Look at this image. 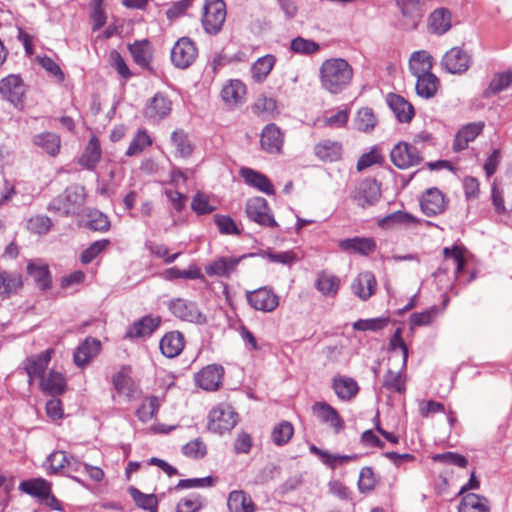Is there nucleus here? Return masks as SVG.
I'll list each match as a JSON object with an SVG mask.
<instances>
[{
    "mask_svg": "<svg viewBox=\"0 0 512 512\" xmlns=\"http://www.w3.org/2000/svg\"><path fill=\"white\" fill-rule=\"evenodd\" d=\"M246 214L250 220L259 225L266 227L277 226V222L270 213L266 199L262 197H254L248 200L246 204Z\"/></svg>",
    "mask_w": 512,
    "mask_h": 512,
    "instance_id": "9b49d317",
    "label": "nucleus"
},
{
    "mask_svg": "<svg viewBox=\"0 0 512 512\" xmlns=\"http://www.w3.org/2000/svg\"><path fill=\"white\" fill-rule=\"evenodd\" d=\"M101 349V342L95 338L85 339L74 353V362L78 367L86 366Z\"/></svg>",
    "mask_w": 512,
    "mask_h": 512,
    "instance_id": "5701e85b",
    "label": "nucleus"
},
{
    "mask_svg": "<svg viewBox=\"0 0 512 512\" xmlns=\"http://www.w3.org/2000/svg\"><path fill=\"white\" fill-rule=\"evenodd\" d=\"M420 206L427 216L440 214L446 209L445 197L439 189L430 188L422 195Z\"/></svg>",
    "mask_w": 512,
    "mask_h": 512,
    "instance_id": "a211bd4d",
    "label": "nucleus"
},
{
    "mask_svg": "<svg viewBox=\"0 0 512 512\" xmlns=\"http://www.w3.org/2000/svg\"><path fill=\"white\" fill-rule=\"evenodd\" d=\"M246 95V86L240 80H231L221 91L223 101L229 106L240 104Z\"/></svg>",
    "mask_w": 512,
    "mask_h": 512,
    "instance_id": "c756f323",
    "label": "nucleus"
},
{
    "mask_svg": "<svg viewBox=\"0 0 512 512\" xmlns=\"http://www.w3.org/2000/svg\"><path fill=\"white\" fill-rule=\"evenodd\" d=\"M433 67V57L424 50L413 52L409 59V68L416 77L431 73Z\"/></svg>",
    "mask_w": 512,
    "mask_h": 512,
    "instance_id": "2f4dec72",
    "label": "nucleus"
},
{
    "mask_svg": "<svg viewBox=\"0 0 512 512\" xmlns=\"http://www.w3.org/2000/svg\"><path fill=\"white\" fill-rule=\"evenodd\" d=\"M101 157V149L99 141L96 137H92L83 152L79 163L88 168L93 169L99 162Z\"/></svg>",
    "mask_w": 512,
    "mask_h": 512,
    "instance_id": "c03bdc74",
    "label": "nucleus"
},
{
    "mask_svg": "<svg viewBox=\"0 0 512 512\" xmlns=\"http://www.w3.org/2000/svg\"><path fill=\"white\" fill-rule=\"evenodd\" d=\"M172 110V102L164 93H156L146 104L144 115L152 121H159L167 117Z\"/></svg>",
    "mask_w": 512,
    "mask_h": 512,
    "instance_id": "4468645a",
    "label": "nucleus"
},
{
    "mask_svg": "<svg viewBox=\"0 0 512 512\" xmlns=\"http://www.w3.org/2000/svg\"><path fill=\"white\" fill-rule=\"evenodd\" d=\"M130 493L138 507L150 512H157L158 501L154 494H144L136 488H131Z\"/></svg>",
    "mask_w": 512,
    "mask_h": 512,
    "instance_id": "6e6d98bb",
    "label": "nucleus"
},
{
    "mask_svg": "<svg viewBox=\"0 0 512 512\" xmlns=\"http://www.w3.org/2000/svg\"><path fill=\"white\" fill-rule=\"evenodd\" d=\"M332 388L337 397L343 401L353 399L359 391L357 382L353 378L346 376L334 377Z\"/></svg>",
    "mask_w": 512,
    "mask_h": 512,
    "instance_id": "cd10ccee",
    "label": "nucleus"
},
{
    "mask_svg": "<svg viewBox=\"0 0 512 512\" xmlns=\"http://www.w3.org/2000/svg\"><path fill=\"white\" fill-rule=\"evenodd\" d=\"M252 108L259 116H273L277 110V102L272 97L261 95L256 99Z\"/></svg>",
    "mask_w": 512,
    "mask_h": 512,
    "instance_id": "4d7b16f0",
    "label": "nucleus"
},
{
    "mask_svg": "<svg viewBox=\"0 0 512 512\" xmlns=\"http://www.w3.org/2000/svg\"><path fill=\"white\" fill-rule=\"evenodd\" d=\"M238 422V414L227 403L215 406L208 416V429L217 434L231 431Z\"/></svg>",
    "mask_w": 512,
    "mask_h": 512,
    "instance_id": "39448f33",
    "label": "nucleus"
},
{
    "mask_svg": "<svg viewBox=\"0 0 512 512\" xmlns=\"http://www.w3.org/2000/svg\"><path fill=\"white\" fill-rule=\"evenodd\" d=\"M276 62L275 56L267 54L258 58L251 67V75L255 82H263L272 71Z\"/></svg>",
    "mask_w": 512,
    "mask_h": 512,
    "instance_id": "58836bf2",
    "label": "nucleus"
},
{
    "mask_svg": "<svg viewBox=\"0 0 512 512\" xmlns=\"http://www.w3.org/2000/svg\"><path fill=\"white\" fill-rule=\"evenodd\" d=\"M159 409V400L155 396L146 398L142 405L136 411V414L142 422L151 420Z\"/></svg>",
    "mask_w": 512,
    "mask_h": 512,
    "instance_id": "052dcab7",
    "label": "nucleus"
},
{
    "mask_svg": "<svg viewBox=\"0 0 512 512\" xmlns=\"http://www.w3.org/2000/svg\"><path fill=\"white\" fill-rule=\"evenodd\" d=\"M160 323L161 318L158 316H145L128 329L126 336L129 338L149 336L158 328Z\"/></svg>",
    "mask_w": 512,
    "mask_h": 512,
    "instance_id": "c85d7f7f",
    "label": "nucleus"
},
{
    "mask_svg": "<svg viewBox=\"0 0 512 512\" xmlns=\"http://www.w3.org/2000/svg\"><path fill=\"white\" fill-rule=\"evenodd\" d=\"M27 272L40 289L44 290L50 287L51 279L46 265L30 262L27 265Z\"/></svg>",
    "mask_w": 512,
    "mask_h": 512,
    "instance_id": "a18cd8bd",
    "label": "nucleus"
},
{
    "mask_svg": "<svg viewBox=\"0 0 512 512\" xmlns=\"http://www.w3.org/2000/svg\"><path fill=\"white\" fill-rule=\"evenodd\" d=\"M458 510L459 512H488V507L484 498L469 493L463 497Z\"/></svg>",
    "mask_w": 512,
    "mask_h": 512,
    "instance_id": "8fccbe9b",
    "label": "nucleus"
},
{
    "mask_svg": "<svg viewBox=\"0 0 512 512\" xmlns=\"http://www.w3.org/2000/svg\"><path fill=\"white\" fill-rule=\"evenodd\" d=\"M204 506L200 495H190L182 498L176 505V512H199Z\"/></svg>",
    "mask_w": 512,
    "mask_h": 512,
    "instance_id": "e2e57ef3",
    "label": "nucleus"
},
{
    "mask_svg": "<svg viewBox=\"0 0 512 512\" xmlns=\"http://www.w3.org/2000/svg\"><path fill=\"white\" fill-rule=\"evenodd\" d=\"M471 56L460 47H453L447 51L442 59L441 66L451 74H463L471 66Z\"/></svg>",
    "mask_w": 512,
    "mask_h": 512,
    "instance_id": "1a4fd4ad",
    "label": "nucleus"
},
{
    "mask_svg": "<svg viewBox=\"0 0 512 512\" xmlns=\"http://www.w3.org/2000/svg\"><path fill=\"white\" fill-rule=\"evenodd\" d=\"M0 93L11 103L18 104L25 94L24 83L19 76L9 75L1 80Z\"/></svg>",
    "mask_w": 512,
    "mask_h": 512,
    "instance_id": "6ab92c4d",
    "label": "nucleus"
},
{
    "mask_svg": "<svg viewBox=\"0 0 512 512\" xmlns=\"http://www.w3.org/2000/svg\"><path fill=\"white\" fill-rule=\"evenodd\" d=\"M85 189L81 185H71L54 198L48 205L47 210L64 216L78 213L85 203Z\"/></svg>",
    "mask_w": 512,
    "mask_h": 512,
    "instance_id": "7ed1b4c3",
    "label": "nucleus"
},
{
    "mask_svg": "<svg viewBox=\"0 0 512 512\" xmlns=\"http://www.w3.org/2000/svg\"><path fill=\"white\" fill-rule=\"evenodd\" d=\"M451 26V12L447 8H438L430 14L428 28L431 33L443 35L450 30Z\"/></svg>",
    "mask_w": 512,
    "mask_h": 512,
    "instance_id": "a878e982",
    "label": "nucleus"
},
{
    "mask_svg": "<svg viewBox=\"0 0 512 512\" xmlns=\"http://www.w3.org/2000/svg\"><path fill=\"white\" fill-rule=\"evenodd\" d=\"M191 209L198 215H204L213 212L215 207L210 205L207 195L197 192L192 199Z\"/></svg>",
    "mask_w": 512,
    "mask_h": 512,
    "instance_id": "69168bd1",
    "label": "nucleus"
},
{
    "mask_svg": "<svg viewBox=\"0 0 512 512\" xmlns=\"http://www.w3.org/2000/svg\"><path fill=\"white\" fill-rule=\"evenodd\" d=\"M215 224L217 225L220 233L227 235H239L240 230L238 229L235 221L226 215H215L214 216Z\"/></svg>",
    "mask_w": 512,
    "mask_h": 512,
    "instance_id": "774afa93",
    "label": "nucleus"
},
{
    "mask_svg": "<svg viewBox=\"0 0 512 512\" xmlns=\"http://www.w3.org/2000/svg\"><path fill=\"white\" fill-rule=\"evenodd\" d=\"M439 309L436 306H432L429 309L420 312L413 313L409 318V324L411 329L417 326H427L430 325L434 319L438 316Z\"/></svg>",
    "mask_w": 512,
    "mask_h": 512,
    "instance_id": "13d9d810",
    "label": "nucleus"
},
{
    "mask_svg": "<svg viewBox=\"0 0 512 512\" xmlns=\"http://www.w3.org/2000/svg\"><path fill=\"white\" fill-rule=\"evenodd\" d=\"M419 220L412 214L404 211H396L388 214L379 221V225L383 228H390L394 225H405L409 226L418 223Z\"/></svg>",
    "mask_w": 512,
    "mask_h": 512,
    "instance_id": "49530a36",
    "label": "nucleus"
},
{
    "mask_svg": "<svg viewBox=\"0 0 512 512\" xmlns=\"http://www.w3.org/2000/svg\"><path fill=\"white\" fill-rule=\"evenodd\" d=\"M338 247L346 252L368 255L375 249L376 243L372 238L353 237L339 240Z\"/></svg>",
    "mask_w": 512,
    "mask_h": 512,
    "instance_id": "393cba45",
    "label": "nucleus"
},
{
    "mask_svg": "<svg viewBox=\"0 0 512 512\" xmlns=\"http://www.w3.org/2000/svg\"><path fill=\"white\" fill-rule=\"evenodd\" d=\"M246 299L248 304L253 309L262 312H272L279 305L278 296L267 287H261L253 291H247Z\"/></svg>",
    "mask_w": 512,
    "mask_h": 512,
    "instance_id": "f8f14e48",
    "label": "nucleus"
},
{
    "mask_svg": "<svg viewBox=\"0 0 512 512\" xmlns=\"http://www.w3.org/2000/svg\"><path fill=\"white\" fill-rule=\"evenodd\" d=\"M390 158L399 169H407L421 163L420 151L407 142H400L391 150Z\"/></svg>",
    "mask_w": 512,
    "mask_h": 512,
    "instance_id": "6e6552de",
    "label": "nucleus"
},
{
    "mask_svg": "<svg viewBox=\"0 0 512 512\" xmlns=\"http://www.w3.org/2000/svg\"><path fill=\"white\" fill-rule=\"evenodd\" d=\"M224 368L218 364H210L202 368L196 375L197 385L206 391H216L222 384Z\"/></svg>",
    "mask_w": 512,
    "mask_h": 512,
    "instance_id": "ddd939ff",
    "label": "nucleus"
},
{
    "mask_svg": "<svg viewBox=\"0 0 512 512\" xmlns=\"http://www.w3.org/2000/svg\"><path fill=\"white\" fill-rule=\"evenodd\" d=\"M340 286V278L331 272L323 270L317 273L315 288L323 296L334 298L338 294Z\"/></svg>",
    "mask_w": 512,
    "mask_h": 512,
    "instance_id": "412c9836",
    "label": "nucleus"
},
{
    "mask_svg": "<svg viewBox=\"0 0 512 512\" xmlns=\"http://www.w3.org/2000/svg\"><path fill=\"white\" fill-rule=\"evenodd\" d=\"M512 84V71H505L497 73L492 78L488 88L484 94L486 97L496 95L501 91L507 89Z\"/></svg>",
    "mask_w": 512,
    "mask_h": 512,
    "instance_id": "09e8293b",
    "label": "nucleus"
},
{
    "mask_svg": "<svg viewBox=\"0 0 512 512\" xmlns=\"http://www.w3.org/2000/svg\"><path fill=\"white\" fill-rule=\"evenodd\" d=\"M391 358H401V368L397 371L389 369L383 377V386L387 389L402 393L405 390L404 380L401 371L406 367L408 359V348L402 339V330L397 328L389 343Z\"/></svg>",
    "mask_w": 512,
    "mask_h": 512,
    "instance_id": "f03ea898",
    "label": "nucleus"
},
{
    "mask_svg": "<svg viewBox=\"0 0 512 512\" xmlns=\"http://www.w3.org/2000/svg\"><path fill=\"white\" fill-rule=\"evenodd\" d=\"M293 433L294 429L292 424L288 421H282L274 427L272 440L277 446H283L289 442Z\"/></svg>",
    "mask_w": 512,
    "mask_h": 512,
    "instance_id": "5fc2aeb1",
    "label": "nucleus"
},
{
    "mask_svg": "<svg viewBox=\"0 0 512 512\" xmlns=\"http://www.w3.org/2000/svg\"><path fill=\"white\" fill-rule=\"evenodd\" d=\"M403 16L410 19L411 27L415 28L423 16L424 10L420 0H397Z\"/></svg>",
    "mask_w": 512,
    "mask_h": 512,
    "instance_id": "79ce46f5",
    "label": "nucleus"
},
{
    "mask_svg": "<svg viewBox=\"0 0 512 512\" xmlns=\"http://www.w3.org/2000/svg\"><path fill=\"white\" fill-rule=\"evenodd\" d=\"M51 359V351L46 350L40 353L36 357L27 359L24 369L29 377V383L32 382L35 377L44 376L43 373L46 370Z\"/></svg>",
    "mask_w": 512,
    "mask_h": 512,
    "instance_id": "473e14b6",
    "label": "nucleus"
},
{
    "mask_svg": "<svg viewBox=\"0 0 512 512\" xmlns=\"http://www.w3.org/2000/svg\"><path fill=\"white\" fill-rule=\"evenodd\" d=\"M283 144L284 134L281 129L274 123L267 124L260 137L262 150L270 154H278L281 152Z\"/></svg>",
    "mask_w": 512,
    "mask_h": 512,
    "instance_id": "2eb2a0df",
    "label": "nucleus"
},
{
    "mask_svg": "<svg viewBox=\"0 0 512 512\" xmlns=\"http://www.w3.org/2000/svg\"><path fill=\"white\" fill-rule=\"evenodd\" d=\"M40 387L44 392L57 396L65 391L66 380L60 372L51 370L47 375L41 377Z\"/></svg>",
    "mask_w": 512,
    "mask_h": 512,
    "instance_id": "f704fd0d",
    "label": "nucleus"
},
{
    "mask_svg": "<svg viewBox=\"0 0 512 512\" xmlns=\"http://www.w3.org/2000/svg\"><path fill=\"white\" fill-rule=\"evenodd\" d=\"M21 285L22 281L19 275L8 272L0 273V296L17 291Z\"/></svg>",
    "mask_w": 512,
    "mask_h": 512,
    "instance_id": "bf43d9fd",
    "label": "nucleus"
},
{
    "mask_svg": "<svg viewBox=\"0 0 512 512\" xmlns=\"http://www.w3.org/2000/svg\"><path fill=\"white\" fill-rule=\"evenodd\" d=\"M264 257L267 258L270 262L280 263L287 266H291L298 261L296 253L291 250L283 252L267 251L265 252Z\"/></svg>",
    "mask_w": 512,
    "mask_h": 512,
    "instance_id": "338daca9",
    "label": "nucleus"
},
{
    "mask_svg": "<svg viewBox=\"0 0 512 512\" xmlns=\"http://www.w3.org/2000/svg\"><path fill=\"white\" fill-rule=\"evenodd\" d=\"M68 462V454L65 451L57 450L52 452L44 462L43 466L47 474H56L59 471L66 469Z\"/></svg>",
    "mask_w": 512,
    "mask_h": 512,
    "instance_id": "de8ad7c7",
    "label": "nucleus"
},
{
    "mask_svg": "<svg viewBox=\"0 0 512 512\" xmlns=\"http://www.w3.org/2000/svg\"><path fill=\"white\" fill-rule=\"evenodd\" d=\"M184 344L183 334L179 331H172L162 337L160 349L164 356L174 358L182 352Z\"/></svg>",
    "mask_w": 512,
    "mask_h": 512,
    "instance_id": "bb28decb",
    "label": "nucleus"
},
{
    "mask_svg": "<svg viewBox=\"0 0 512 512\" xmlns=\"http://www.w3.org/2000/svg\"><path fill=\"white\" fill-rule=\"evenodd\" d=\"M416 92L420 97L432 98L439 86V80L433 73L416 76Z\"/></svg>",
    "mask_w": 512,
    "mask_h": 512,
    "instance_id": "ea45409f",
    "label": "nucleus"
},
{
    "mask_svg": "<svg viewBox=\"0 0 512 512\" xmlns=\"http://www.w3.org/2000/svg\"><path fill=\"white\" fill-rule=\"evenodd\" d=\"M52 227V220L45 215H36L28 220L27 228L39 235L47 234Z\"/></svg>",
    "mask_w": 512,
    "mask_h": 512,
    "instance_id": "680f3d73",
    "label": "nucleus"
},
{
    "mask_svg": "<svg viewBox=\"0 0 512 512\" xmlns=\"http://www.w3.org/2000/svg\"><path fill=\"white\" fill-rule=\"evenodd\" d=\"M171 141L176 148V154L179 157H189L193 152V146L183 130L174 131L171 135Z\"/></svg>",
    "mask_w": 512,
    "mask_h": 512,
    "instance_id": "3c124183",
    "label": "nucleus"
},
{
    "mask_svg": "<svg viewBox=\"0 0 512 512\" xmlns=\"http://www.w3.org/2000/svg\"><path fill=\"white\" fill-rule=\"evenodd\" d=\"M314 152L320 160L334 162L341 158L342 146L336 141L323 140L315 145Z\"/></svg>",
    "mask_w": 512,
    "mask_h": 512,
    "instance_id": "c9c22d12",
    "label": "nucleus"
},
{
    "mask_svg": "<svg viewBox=\"0 0 512 512\" xmlns=\"http://www.w3.org/2000/svg\"><path fill=\"white\" fill-rule=\"evenodd\" d=\"M321 87L331 94H339L353 79V68L343 58L325 60L319 69Z\"/></svg>",
    "mask_w": 512,
    "mask_h": 512,
    "instance_id": "f257e3e1",
    "label": "nucleus"
},
{
    "mask_svg": "<svg viewBox=\"0 0 512 512\" xmlns=\"http://www.w3.org/2000/svg\"><path fill=\"white\" fill-rule=\"evenodd\" d=\"M226 4L223 0H205L201 22L204 31L210 35L218 34L226 20Z\"/></svg>",
    "mask_w": 512,
    "mask_h": 512,
    "instance_id": "20e7f679",
    "label": "nucleus"
},
{
    "mask_svg": "<svg viewBox=\"0 0 512 512\" xmlns=\"http://www.w3.org/2000/svg\"><path fill=\"white\" fill-rule=\"evenodd\" d=\"M230 512H254L255 506L249 496L243 491L230 492L227 500Z\"/></svg>",
    "mask_w": 512,
    "mask_h": 512,
    "instance_id": "a19ab883",
    "label": "nucleus"
},
{
    "mask_svg": "<svg viewBox=\"0 0 512 512\" xmlns=\"http://www.w3.org/2000/svg\"><path fill=\"white\" fill-rule=\"evenodd\" d=\"M168 308L170 312L182 321L194 323L198 325L207 322L206 316L199 310L196 303L176 298L169 302Z\"/></svg>",
    "mask_w": 512,
    "mask_h": 512,
    "instance_id": "0eeeda50",
    "label": "nucleus"
},
{
    "mask_svg": "<svg viewBox=\"0 0 512 512\" xmlns=\"http://www.w3.org/2000/svg\"><path fill=\"white\" fill-rule=\"evenodd\" d=\"M352 197L362 208L375 205L381 198L380 183L375 179L366 178L357 185Z\"/></svg>",
    "mask_w": 512,
    "mask_h": 512,
    "instance_id": "9d476101",
    "label": "nucleus"
},
{
    "mask_svg": "<svg viewBox=\"0 0 512 512\" xmlns=\"http://www.w3.org/2000/svg\"><path fill=\"white\" fill-rule=\"evenodd\" d=\"M376 117L372 109L368 107L361 108L355 118L356 128L363 132H368L374 129L376 125Z\"/></svg>",
    "mask_w": 512,
    "mask_h": 512,
    "instance_id": "864d4df0",
    "label": "nucleus"
},
{
    "mask_svg": "<svg viewBox=\"0 0 512 512\" xmlns=\"http://www.w3.org/2000/svg\"><path fill=\"white\" fill-rule=\"evenodd\" d=\"M240 173L247 184L259 189L268 195L274 194L273 185L264 174L254 171L250 168H242Z\"/></svg>",
    "mask_w": 512,
    "mask_h": 512,
    "instance_id": "e433bc0d",
    "label": "nucleus"
},
{
    "mask_svg": "<svg viewBox=\"0 0 512 512\" xmlns=\"http://www.w3.org/2000/svg\"><path fill=\"white\" fill-rule=\"evenodd\" d=\"M290 48L295 53L309 55L317 52L320 46L312 40L297 37L291 41Z\"/></svg>",
    "mask_w": 512,
    "mask_h": 512,
    "instance_id": "0e129e2a",
    "label": "nucleus"
},
{
    "mask_svg": "<svg viewBox=\"0 0 512 512\" xmlns=\"http://www.w3.org/2000/svg\"><path fill=\"white\" fill-rule=\"evenodd\" d=\"M152 145V139L145 130H138L126 151L127 156H136Z\"/></svg>",
    "mask_w": 512,
    "mask_h": 512,
    "instance_id": "603ef678",
    "label": "nucleus"
},
{
    "mask_svg": "<svg viewBox=\"0 0 512 512\" xmlns=\"http://www.w3.org/2000/svg\"><path fill=\"white\" fill-rule=\"evenodd\" d=\"M128 49L136 64L144 68L149 66L153 58V51L148 40L135 41L128 45Z\"/></svg>",
    "mask_w": 512,
    "mask_h": 512,
    "instance_id": "72a5a7b5",
    "label": "nucleus"
},
{
    "mask_svg": "<svg viewBox=\"0 0 512 512\" xmlns=\"http://www.w3.org/2000/svg\"><path fill=\"white\" fill-rule=\"evenodd\" d=\"M32 143L51 157H55L60 153L61 138L56 133L45 131L36 134L32 138Z\"/></svg>",
    "mask_w": 512,
    "mask_h": 512,
    "instance_id": "4be33fe9",
    "label": "nucleus"
},
{
    "mask_svg": "<svg viewBox=\"0 0 512 512\" xmlns=\"http://www.w3.org/2000/svg\"><path fill=\"white\" fill-rule=\"evenodd\" d=\"M52 484L43 478L22 481L19 489L26 494L42 500L51 491Z\"/></svg>",
    "mask_w": 512,
    "mask_h": 512,
    "instance_id": "4c0bfd02",
    "label": "nucleus"
},
{
    "mask_svg": "<svg viewBox=\"0 0 512 512\" xmlns=\"http://www.w3.org/2000/svg\"><path fill=\"white\" fill-rule=\"evenodd\" d=\"M244 257L246 256L220 257L206 266L205 272L209 276L227 277L236 269L237 265Z\"/></svg>",
    "mask_w": 512,
    "mask_h": 512,
    "instance_id": "b1692460",
    "label": "nucleus"
},
{
    "mask_svg": "<svg viewBox=\"0 0 512 512\" xmlns=\"http://www.w3.org/2000/svg\"><path fill=\"white\" fill-rule=\"evenodd\" d=\"M484 128L483 122L469 123L462 127L455 135L453 141V150L455 152L462 151L468 147V144L479 136Z\"/></svg>",
    "mask_w": 512,
    "mask_h": 512,
    "instance_id": "aec40b11",
    "label": "nucleus"
},
{
    "mask_svg": "<svg viewBox=\"0 0 512 512\" xmlns=\"http://www.w3.org/2000/svg\"><path fill=\"white\" fill-rule=\"evenodd\" d=\"M312 412L317 419L333 428L335 433H339L344 428V421L339 413L326 402H316L312 406Z\"/></svg>",
    "mask_w": 512,
    "mask_h": 512,
    "instance_id": "dca6fc26",
    "label": "nucleus"
},
{
    "mask_svg": "<svg viewBox=\"0 0 512 512\" xmlns=\"http://www.w3.org/2000/svg\"><path fill=\"white\" fill-rule=\"evenodd\" d=\"M198 56L196 44L189 37L179 38L171 49V61L179 69L190 67Z\"/></svg>",
    "mask_w": 512,
    "mask_h": 512,
    "instance_id": "423d86ee",
    "label": "nucleus"
},
{
    "mask_svg": "<svg viewBox=\"0 0 512 512\" xmlns=\"http://www.w3.org/2000/svg\"><path fill=\"white\" fill-rule=\"evenodd\" d=\"M113 385L115 390L120 395H124L129 400L134 398L137 393V387L135 386V383L125 372V370H121L116 375H114Z\"/></svg>",
    "mask_w": 512,
    "mask_h": 512,
    "instance_id": "37998d69",
    "label": "nucleus"
},
{
    "mask_svg": "<svg viewBox=\"0 0 512 512\" xmlns=\"http://www.w3.org/2000/svg\"><path fill=\"white\" fill-rule=\"evenodd\" d=\"M377 282L374 274L370 271H364L351 283V290L360 300H368L376 291Z\"/></svg>",
    "mask_w": 512,
    "mask_h": 512,
    "instance_id": "f3484780",
    "label": "nucleus"
},
{
    "mask_svg": "<svg viewBox=\"0 0 512 512\" xmlns=\"http://www.w3.org/2000/svg\"><path fill=\"white\" fill-rule=\"evenodd\" d=\"M388 104L400 122L409 123L412 120L414 116V108L403 97L396 94H390L388 96Z\"/></svg>",
    "mask_w": 512,
    "mask_h": 512,
    "instance_id": "7c9ffc66",
    "label": "nucleus"
}]
</instances>
